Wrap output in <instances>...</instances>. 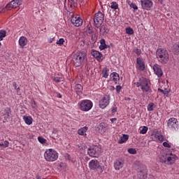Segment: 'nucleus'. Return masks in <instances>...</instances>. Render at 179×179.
<instances>
[{"label": "nucleus", "mask_w": 179, "mask_h": 179, "mask_svg": "<svg viewBox=\"0 0 179 179\" xmlns=\"http://www.w3.org/2000/svg\"><path fill=\"white\" fill-rule=\"evenodd\" d=\"M156 58L162 65L167 64L170 59L169 51L164 48H158L156 51Z\"/></svg>", "instance_id": "obj_1"}, {"label": "nucleus", "mask_w": 179, "mask_h": 179, "mask_svg": "<svg viewBox=\"0 0 179 179\" xmlns=\"http://www.w3.org/2000/svg\"><path fill=\"white\" fill-rule=\"evenodd\" d=\"M86 55L85 51L74 54L72 59L73 65L76 67L82 66V64L85 62V59H86Z\"/></svg>", "instance_id": "obj_2"}, {"label": "nucleus", "mask_w": 179, "mask_h": 179, "mask_svg": "<svg viewBox=\"0 0 179 179\" xmlns=\"http://www.w3.org/2000/svg\"><path fill=\"white\" fill-rule=\"evenodd\" d=\"M176 157V155H173V154L163 153L159 157V160L161 163H164L165 164H174Z\"/></svg>", "instance_id": "obj_3"}, {"label": "nucleus", "mask_w": 179, "mask_h": 179, "mask_svg": "<svg viewBox=\"0 0 179 179\" xmlns=\"http://www.w3.org/2000/svg\"><path fill=\"white\" fill-rule=\"evenodd\" d=\"M44 157L46 162H55L58 159V152L52 149L46 150Z\"/></svg>", "instance_id": "obj_4"}, {"label": "nucleus", "mask_w": 179, "mask_h": 179, "mask_svg": "<svg viewBox=\"0 0 179 179\" xmlns=\"http://www.w3.org/2000/svg\"><path fill=\"white\" fill-rule=\"evenodd\" d=\"M103 22H104V14L103 13L99 11L98 13H95L94 15V23L95 27L99 29L103 24Z\"/></svg>", "instance_id": "obj_5"}, {"label": "nucleus", "mask_w": 179, "mask_h": 179, "mask_svg": "<svg viewBox=\"0 0 179 179\" xmlns=\"http://www.w3.org/2000/svg\"><path fill=\"white\" fill-rule=\"evenodd\" d=\"M148 178V169L146 166L139 165L137 168V179H147Z\"/></svg>", "instance_id": "obj_6"}, {"label": "nucleus", "mask_w": 179, "mask_h": 179, "mask_svg": "<svg viewBox=\"0 0 179 179\" xmlns=\"http://www.w3.org/2000/svg\"><path fill=\"white\" fill-rule=\"evenodd\" d=\"M101 149L98 145H92L88 148L87 153L91 157H99Z\"/></svg>", "instance_id": "obj_7"}, {"label": "nucleus", "mask_w": 179, "mask_h": 179, "mask_svg": "<svg viewBox=\"0 0 179 179\" xmlns=\"http://www.w3.org/2000/svg\"><path fill=\"white\" fill-rule=\"evenodd\" d=\"M141 90H143V93H152V88H150V83L149 80L144 78V80H141Z\"/></svg>", "instance_id": "obj_8"}, {"label": "nucleus", "mask_w": 179, "mask_h": 179, "mask_svg": "<svg viewBox=\"0 0 179 179\" xmlns=\"http://www.w3.org/2000/svg\"><path fill=\"white\" fill-rule=\"evenodd\" d=\"M167 127L169 128V129H171L172 131H176V129L178 128V120H177V118L171 117L170 119H169L167 122Z\"/></svg>", "instance_id": "obj_9"}, {"label": "nucleus", "mask_w": 179, "mask_h": 179, "mask_svg": "<svg viewBox=\"0 0 179 179\" xmlns=\"http://www.w3.org/2000/svg\"><path fill=\"white\" fill-rule=\"evenodd\" d=\"M80 106L82 111H89L93 107V103L90 100L83 101Z\"/></svg>", "instance_id": "obj_10"}, {"label": "nucleus", "mask_w": 179, "mask_h": 179, "mask_svg": "<svg viewBox=\"0 0 179 179\" xmlns=\"http://www.w3.org/2000/svg\"><path fill=\"white\" fill-rule=\"evenodd\" d=\"M108 104H110V96L104 95L103 98L99 101V107L101 108H106Z\"/></svg>", "instance_id": "obj_11"}, {"label": "nucleus", "mask_w": 179, "mask_h": 179, "mask_svg": "<svg viewBox=\"0 0 179 179\" xmlns=\"http://www.w3.org/2000/svg\"><path fill=\"white\" fill-rule=\"evenodd\" d=\"M142 9L150 10V8L153 6V2L150 0H141Z\"/></svg>", "instance_id": "obj_12"}, {"label": "nucleus", "mask_w": 179, "mask_h": 179, "mask_svg": "<svg viewBox=\"0 0 179 179\" xmlns=\"http://www.w3.org/2000/svg\"><path fill=\"white\" fill-rule=\"evenodd\" d=\"M89 167L91 170H101V166H100V162L97 159H92L89 163Z\"/></svg>", "instance_id": "obj_13"}, {"label": "nucleus", "mask_w": 179, "mask_h": 179, "mask_svg": "<svg viewBox=\"0 0 179 179\" xmlns=\"http://www.w3.org/2000/svg\"><path fill=\"white\" fill-rule=\"evenodd\" d=\"M71 23L76 26V27H79V26H82L83 24V20H82L79 17H73L71 18Z\"/></svg>", "instance_id": "obj_14"}, {"label": "nucleus", "mask_w": 179, "mask_h": 179, "mask_svg": "<svg viewBox=\"0 0 179 179\" xmlns=\"http://www.w3.org/2000/svg\"><path fill=\"white\" fill-rule=\"evenodd\" d=\"M153 70L155 73L158 76V78H162L163 76V71L159 64H155L153 66Z\"/></svg>", "instance_id": "obj_15"}, {"label": "nucleus", "mask_w": 179, "mask_h": 179, "mask_svg": "<svg viewBox=\"0 0 179 179\" xmlns=\"http://www.w3.org/2000/svg\"><path fill=\"white\" fill-rule=\"evenodd\" d=\"M91 54L92 57H94V58L99 61V62L103 61V54H101V52L97 50H92Z\"/></svg>", "instance_id": "obj_16"}, {"label": "nucleus", "mask_w": 179, "mask_h": 179, "mask_svg": "<svg viewBox=\"0 0 179 179\" xmlns=\"http://www.w3.org/2000/svg\"><path fill=\"white\" fill-rule=\"evenodd\" d=\"M136 62H137V66L139 69V71H145V62L142 59V58H137L136 59Z\"/></svg>", "instance_id": "obj_17"}, {"label": "nucleus", "mask_w": 179, "mask_h": 179, "mask_svg": "<svg viewBox=\"0 0 179 179\" xmlns=\"http://www.w3.org/2000/svg\"><path fill=\"white\" fill-rule=\"evenodd\" d=\"M114 167L115 170H120L124 167V160L122 159H117L114 163Z\"/></svg>", "instance_id": "obj_18"}, {"label": "nucleus", "mask_w": 179, "mask_h": 179, "mask_svg": "<svg viewBox=\"0 0 179 179\" xmlns=\"http://www.w3.org/2000/svg\"><path fill=\"white\" fill-rule=\"evenodd\" d=\"M74 90L78 96H80L82 94V92H83V87L80 84H77L74 87Z\"/></svg>", "instance_id": "obj_19"}, {"label": "nucleus", "mask_w": 179, "mask_h": 179, "mask_svg": "<svg viewBox=\"0 0 179 179\" xmlns=\"http://www.w3.org/2000/svg\"><path fill=\"white\" fill-rule=\"evenodd\" d=\"M11 113H12V110H10V108H8V107L6 108L3 113V115H4V119L9 120Z\"/></svg>", "instance_id": "obj_20"}, {"label": "nucleus", "mask_w": 179, "mask_h": 179, "mask_svg": "<svg viewBox=\"0 0 179 179\" xmlns=\"http://www.w3.org/2000/svg\"><path fill=\"white\" fill-rule=\"evenodd\" d=\"M19 45L22 48L27 45V38L24 36H21L19 39Z\"/></svg>", "instance_id": "obj_21"}, {"label": "nucleus", "mask_w": 179, "mask_h": 179, "mask_svg": "<svg viewBox=\"0 0 179 179\" xmlns=\"http://www.w3.org/2000/svg\"><path fill=\"white\" fill-rule=\"evenodd\" d=\"M152 139L153 141H156L157 142H163V135H160L159 134H152Z\"/></svg>", "instance_id": "obj_22"}, {"label": "nucleus", "mask_w": 179, "mask_h": 179, "mask_svg": "<svg viewBox=\"0 0 179 179\" xmlns=\"http://www.w3.org/2000/svg\"><path fill=\"white\" fill-rule=\"evenodd\" d=\"M100 44L101 45H99V49L101 50V51H103V50H106V48H110V46L106 44V40L104 38L101 39Z\"/></svg>", "instance_id": "obj_23"}, {"label": "nucleus", "mask_w": 179, "mask_h": 179, "mask_svg": "<svg viewBox=\"0 0 179 179\" xmlns=\"http://www.w3.org/2000/svg\"><path fill=\"white\" fill-rule=\"evenodd\" d=\"M100 33L101 34H103V36H105L106 34H107L108 33V31H110V30L108 29V28H107V25H101L100 26Z\"/></svg>", "instance_id": "obj_24"}, {"label": "nucleus", "mask_w": 179, "mask_h": 179, "mask_svg": "<svg viewBox=\"0 0 179 179\" xmlns=\"http://www.w3.org/2000/svg\"><path fill=\"white\" fill-rule=\"evenodd\" d=\"M23 120L27 125H31L33 124V118L31 116H23Z\"/></svg>", "instance_id": "obj_25"}, {"label": "nucleus", "mask_w": 179, "mask_h": 179, "mask_svg": "<svg viewBox=\"0 0 179 179\" xmlns=\"http://www.w3.org/2000/svg\"><path fill=\"white\" fill-rule=\"evenodd\" d=\"M10 2L11 5H13V9H16V8H18V6L22 5V0H13Z\"/></svg>", "instance_id": "obj_26"}, {"label": "nucleus", "mask_w": 179, "mask_h": 179, "mask_svg": "<svg viewBox=\"0 0 179 179\" xmlns=\"http://www.w3.org/2000/svg\"><path fill=\"white\" fill-rule=\"evenodd\" d=\"M87 34H90V36L91 37V38H97V35L94 31H93V29L90 28H89L87 30Z\"/></svg>", "instance_id": "obj_27"}, {"label": "nucleus", "mask_w": 179, "mask_h": 179, "mask_svg": "<svg viewBox=\"0 0 179 179\" xmlns=\"http://www.w3.org/2000/svg\"><path fill=\"white\" fill-rule=\"evenodd\" d=\"M128 139H129V136H128V134H123V136L118 141V143H124Z\"/></svg>", "instance_id": "obj_28"}, {"label": "nucleus", "mask_w": 179, "mask_h": 179, "mask_svg": "<svg viewBox=\"0 0 179 179\" xmlns=\"http://www.w3.org/2000/svg\"><path fill=\"white\" fill-rule=\"evenodd\" d=\"M110 78H113V80L117 83V80H120V75L117 73L113 72L110 74Z\"/></svg>", "instance_id": "obj_29"}, {"label": "nucleus", "mask_w": 179, "mask_h": 179, "mask_svg": "<svg viewBox=\"0 0 179 179\" xmlns=\"http://www.w3.org/2000/svg\"><path fill=\"white\" fill-rule=\"evenodd\" d=\"M87 131V127H84L78 130V135L85 136V135H86Z\"/></svg>", "instance_id": "obj_30"}, {"label": "nucleus", "mask_w": 179, "mask_h": 179, "mask_svg": "<svg viewBox=\"0 0 179 179\" xmlns=\"http://www.w3.org/2000/svg\"><path fill=\"white\" fill-rule=\"evenodd\" d=\"M110 69L108 68L105 67L102 70V74H103V78H108V71Z\"/></svg>", "instance_id": "obj_31"}, {"label": "nucleus", "mask_w": 179, "mask_h": 179, "mask_svg": "<svg viewBox=\"0 0 179 179\" xmlns=\"http://www.w3.org/2000/svg\"><path fill=\"white\" fill-rule=\"evenodd\" d=\"M4 37H6V31L0 30V41H2Z\"/></svg>", "instance_id": "obj_32"}, {"label": "nucleus", "mask_w": 179, "mask_h": 179, "mask_svg": "<svg viewBox=\"0 0 179 179\" xmlns=\"http://www.w3.org/2000/svg\"><path fill=\"white\" fill-rule=\"evenodd\" d=\"M173 52H174V54H175L176 55H179V42H178V44L175 46Z\"/></svg>", "instance_id": "obj_33"}, {"label": "nucleus", "mask_w": 179, "mask_h": 179, "mask_svg": "<svg viewBox=\"0 0 179 179\" xmlns=\"http://www.w3.org/2000/svg\"><path fill=\"white\" fill-rule=\"evenodd\" d=\"M111 9H115L117 10L118 9V3H117V2H113L112 3H110V6Z\"/></svg>", "instance_id": "obj_34"}, {"label": "nucleus", "mask_w": 179, "mask_h": 179, "mask_svg": "<svg viewBox=\"0 0 179 179\" xmlns=\"http://www.w3.org/2000/svg\"><path fill=\"white\" fill-rule=\"evenodd\" d=\"M127 34L132 35L134 34V29L131 27L126 28Z\"/></svg>", "instance_id": "obj_35"}, {"label": "nucleus", "mask_w": 179, "mask_h": 179, "mask_svg": "<svg viewBox=\"0 0 179 179\" xmlns=\"http://www.w3.org/2000/svg\"><path fill=\"white\" fill-rule=\"evenodd\" d=\"M38 141L40 143H42V145H44V143L47 142V140L41 136L38 137Z\"/></svg>", "instance_id": "obj_36"}, {"label": "nucleus", "mask_w": 179, "mask_h": 179, "mask_svg": "<svg viewBox=\"0 0 179 179\" xmlns=\"http://www.w3.org/2000/svg\"><path fill=\"white\" fill-rule=\"evenodd\" d=\"M145 78L141 77L139 78V80L138 83H135L136 86H137V87H139L140 86L142 87V85L141 84V83L142 82V80H144Z\"/></svg>", "instance_id": "obj_37"}, {"label": "nucleus", "mask_w": 179, "mask_h": 179, "mask_svg": "<svg viewBox=\"0 0 179 179\" xmlns=\"http://www.w3.org/2000/svg\"><path fill=\"white\" fill-rule=\"evenodd\" d=\"M128 152L130 155H136V150L135 148H129Z\"/></svg>", "instance_id": "obj_38"}, {"label": "nucleus", "mask_w": 179, "mask_h": 179, "mask_svg": "<svg viewBox=\"0 0 179 179\" xmlns=\"http://www.w3.org/2000/svg\"><path fill=\"white\" fill-rule=\"evenodd\" d=\"M6 9L7 10H10L11 9H13V6L12 5L11 2H9L6 6Z\"/></svg>", "instance_id": "obj_39"}, {"label": "nucleus", "mask_w": 179, "mask_h": 179, "mask_svg": "<svg viewBox=\"0 0 179 179\" xmlns=\"http://www.w3.org/2000/svg\"><path fill=\"white\" fill-rule=\"evenodd\" d=\"M155 106V103H150L148 106V111H153L154 108L153 106Z\"/></svg>", "instance_id": "obj_40"}, {"label": "nucleus", "mask_w": 179, "mask_h": 179, "mask_svg": "<svg viewBox=\"0 0 179 179\" xmlns=\"http://www.w3.org/2000/svg\"><path fill=\"white\" fill-rule=\"evenodd\" d=\"M148 132V127L144 126L143 128L140 131V134H145Z\"/></svg>", "instance_id": "obj_41"}, {"label": "nucleus", "mask_w": 179, "mask_h": 179, "mask_svg": "<svg viewBox=\"0 0 179 179\" xmlns=\"http://www.w3.org/2000/svg\"><path fill=\"white\" fill-rule=\"evenodd\" d=\"M130 8H132L134 10H138V6L134 3H131L130 4Z\"/></svg>", "instance_id": "obj_42"}, {"label": "nucleus", "mask_w": 179, "mask_h": 179, "mask_svg": "<svg viewBox=\"0 0 179 179\" xmlns=\"http://www.w3.org/2000/svg\"><path fill=\"white\" fill-rule=\"evenodd\" d=\"M158 91L161 92V93H163V94H169V93H170L169 91L163 90L162 88H158Z\"/></svg>", "instance_id": "obj_43"}, {"label": "nucleus", "mask_w": 179, "mask_h": 179, "mask_svg": "<svg viewBox=\"0 0 179 179\" xmlns=\"http://www.w3.org/2000/svg\"><path fill=\"white\" fill-rule=\"evenodd\" d=\"M0 146H3V148H8L9 146V141H6L3 143L0 144Z\"/></svg>", "instance_id": "obj_44"}, {"label": "nucleus", "mask_w": 179, "mask_h": 179, "mask_svg": "<svg viewBox=\"0 0 179 179\" xmlns=\"http://www.w3.org/2000/svg\"><path fill=\"white\" fill-rule=\"evenodd\" d=\"M65 40L64 38H60L59 41H57L56 44H58L59 45H62L64 44Z\"/></svg>", "instance_id": "obj_45"}, {"label": "nucleus", "mask_w": 179, "mask_h": 179, "mask_svg": "<svg viewBox=\"0 0 179 179\" xmlns=\"http://www.w3.org/2000/svg\"><path fill=\"white\" fill-rule=\"evenodd\" d=\"M53 80L55 81V82H56V83H59V82H62V80H61V78H59V77H55L54 78H53Z\"/></svg>", "instance_id": "obj_46"}, {"label": "nucleus", "mask_w": 179, "mask_h": 179, "mask_svg": "<svg viewBox=\"0 0 179 179\" xmlns=\"http://www.w3.org/2000/svg\"><path fill=\"white\" fill-rule=\"evenodd\" d=\"M71 4L74 6V8H76V6H78V0H71Z\"/></svg>", "instance_id": "obj_47"}, {"label": "nucleus", "mask_w": 179, "mask_h": 179, "mask_svg": "<svg viewBox=\"0 0 179 179\" xmlns=\"http://www.w3.org/2000/svg\"><path fill=\"white\" fill-rule=\"evenodd\" d=\"M134 52H135V54H137V55H141V52L140 49L136 48L134 50Z\"/></svg>", "instance_id": "obj_48"}, {"label": "nucleus", "mask_w": 179, "mask_h": 179, "mask_svg": "<svg viewBox=\"0 0 179 179\" xmlns=\"http://www.w3.org/2000/svg\"><path fill=\"white\" fill-rule=\"evenodd\" d=\"M31 107L32 108H37V103H36V101H31Z\"/></svg>", "instance_id": "obj_49"}, {"label": "nucleus", "mask_w": 179, "mask_h": 179, "mask_svg": "<svg viewBox=\"0 0 179 179\" xmlns=\"http://www.w3.org/2000/svg\"><path fill=\"white\" fill-rule=\"evenodd\" d=\"M163 146H164V148H171V145H170V144L167 142H164Z\"/></svg>", "instance_id": "obj_50"}, {"label": "nucleus", "mask_w": 179, "mask_h": 179, "mask_svg": "<svg viewBox=\"0 0 179 179\" xmlns=\"http://www.w3.org/2000/svg\"><path fill=\"white\" fill-rule=\"evenodd\" d=\"M121 89H122V87L120 85H117L116 86V92L117 93H120V92H121Z\"/></svg>", "instance_id": "obj_51"}, {"label": "nucleus", "mask_w": 179, "mask_h": 179, "mask_svg": "<svg viewBox=\"0 0 179 179\" xmlns=\"http://www.w3.org/2000/svg\"><path fill=\"white\" fill-rule=\"evenodd\" d=\"M52 134H54V135H57V134H58V130L57 129H54L52 131Z\"/></svg>", "instance_id": "obj_52"}, {"label": "nucleus", "mask_w": 179, "mask_h": 179, "mask_svg": "<svg viewBox=\"0 0 179 179\" xmlns=\"http://www.w3.org/2000/svg\"><path fill=\"white\" fill-rule=\"evenodd\" d=\"M115 113H117V108H113L112 109V114H114Z\"/></svg>", "instance_id": "obj_53"}, {"label": "nucleus", "mask_w": 179, "mask_h": 179, "mask_svg": "<svg viewBox=\"0 0 179 179\" xmlns=\"http://www.w3.org/2000/svg\"><path fill=\"white\" fill-rule=\"evenodd\" d=\"M124 100H126L127 101H131V98L129 97H125Z\"/></svg>", "instance_id": "obj_54"}, {"label": "nucleus", "mask_w": 179, "mask_h": 179, "mask_svg": "<svg viewBox=\"0 0 179 179\" xmlns=\"http://www.w3.org/2000/svg\"><path fill=\"white\" fill-rule=\"evenodd\" d=\"M111 122H114V121H117V118L114 117L110 119Z\"/></svg>", "instance_id": "obj_55"}, {"label": "nucleus", "mask_w": 179, "mask_h": 179, "mask_svg": "<svg viewBox=\"0 0 179 179\" xmlns=\"http://www.w3.org/2000/svg\"><path fill=\"white\" fill-rule=\"evenodd\" d=\"M16 85H17V84H16V82H14V83H13V87H14L15 89H17V87L16 86Z\"/></svg>", "instance_id": "obj_56"}, {"label": "nucleus", "mask_w": 179, "mask_h": 179, "mask_svg": "<svg viewBox=\"0 0 179 179\" xmlns=\"http://www.w3.org/2000/svg\"><path fill=\"white\" fill-rule=\"evenodd\" d=\"M53 41H54V38H50V41H49V43H52Z\"/></svg>", "instance_id": "obj_57"}, {"label": "nucleus", "mask_w": 179, "mask_h": 179, "mask_svg": "<svg viewBox=\"0 0 179 179\" xmlns=\"http://www.w3.org/2000/svg\"><path fill=\"white\" fill-rule=\"evenodd\" d=\"M16 90H17V92H20V87H17L16 89H15Z\"/></svg>", "instance_id": "obj_58"}, {"label": "nucleus", "mask_w": 179, "mask_h": 179, "mask_svg": "<svg viewBox=\"0 0 179 179\" xmlns=\"http://www.w3.org/2000/svg\"><path fill=\"white\" fill-rule=\"evenodd\" d=\"M58 97H59V99H62V95H61V94H59Z\"/></svg>", "instance_id": "obj_59"}, {"label": "nucleus", "mask_w": 179, "mask_h": 179, "mask_svg": "<svg viewBox=\"0 0 179 179\" xmlns=\"http://www.w3.org/2000/svg\"><path fill=\"white\" fill-rule=\"evenodd\" d=\"M159 2H160V3H163V0H158Z\"/></svg>", "instance_id": "obj_60"}, {"label": "nucleus", "mask_w": 179, "mask_h": 179, "mask_svg": "<svg viewBox=\"0 0 179 179\" xmlns=\"http://www.w3.org/2000/svg\"><path fill=\"white\" fill-rule=\"evenodd\" d=\"M110 90H114L115 88H114V87H110Z\"/></svg>", "instance_id": "obj_61"}, {"label": "nucleus", "mask_w": 179, "mask_h": 179, "mask_svg": "<svg viewBox=\"0 0 179 179\" xmlns=\"http://www.w3.org/2000/svg\"><path fill=\"white\" fill-rule=\"evenodd\" d=\"M36 179H41V177H40V176H36Z\"/></svg>", "instance_id": "obj_62"}, {"label": "nucleus", "mask_w": 179, "mask_h": 179, "mask_svg": "<svg viewBox=\"0 0 179 179\" xmlns=\"http://www.w3.org/2000/svg\"><path fill=\"white\" fill-rule=\"evenodd\" d=\"M85 160H89V157H86Z\"/></svg>", "instance_id": "obj_63"}, {"label": "nucleus", "mask_w": 179, "mask_h": 179, "mask_svg": "<svg viewBox=\"0 0 179 179\" xmlns=\"http://www.w3.org/2000/svg\"><path fill=\"white\" fill-rule=\"evenodd\" d=\"M1 43H0V48H1Z\"/></svg>", "instance_id": "obj_64"}]
</instances>
